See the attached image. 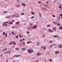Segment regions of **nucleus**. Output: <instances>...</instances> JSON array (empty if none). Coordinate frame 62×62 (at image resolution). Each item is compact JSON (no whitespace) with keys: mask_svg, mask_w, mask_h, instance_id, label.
Returning a JSON list of instances; mask_svg holds the SVG:
<instances>
[{"mask_svg":"<svg viewBox=\"0 0 62 62\" xmlns=\"http://www.w3.org/2000/svg\"><path fill=\"white\" fill-rule=\"evenodd\" d=\"M9 23V22H4L3 23V26H7V23Z\"/></svg>","mask_w":62,"mask_h":62,"instance_id":"1","label":"nucleus"},{"mask_svg":"<svg viewBox=\"0 0 62 62\" xmlns=\"http://www.w3.org/2000/svg\"><path fill=\"white\" fill-rule=\"evenodd\" d=\"M12 44H16V43L14 42H11L9 44V45H11Z\"/></svg>","mask_w":62,"mask_h":62,"instance_id":"2","label":"nucleus"},{"mask_svg":"<svg viewBox=\"0 0 62 62\" xmlns=\"http://www.w3.org/2000/svg\"><path fill=\"white\" fill-rule=\"evenodd\" d=\"M53 23L54 24H57V23H58V22H55L54 21L53 22Z\"/></svg>","mask_w":62,"mask_h":62,"instance_id":"3","label":"nucleus"},{"mask_svg":"<svg viewBox=\"0 0 62 62\" xmlns=\"http://www.w3.org/2000/svg\"><path fill=\"white\" fill-rule=\"evenodd\" d=\"M42 54H41L40 53H38L37 54V55L38 56H39V55H41Z\"/></svg>","mask_w":62,"mask_h":62,"instance_id":"4","label":"nucleus"},{"mask_svg":"<svg viewBox=\"0 0 62 62\" xmlns=\"http://www.w3.org/2000/svg\"><path fill=\"white\" fill-rule=\"evenodd\" d=\"M28 51L29 53H32L33 52V51L32 50L31 51H30V50L29 49L28 50Z\"/></svg>","mask_w":62,"mask_h":62,"instance_id":"5","label":"nucleus"},{"mask_svg":"<svg viewBox=\"0 0 62 62\" xmlns=\"http://www.w3.org/2000/svg\"><path fill=\"white\" fill-rule=\"evenodd\" d=\"M22 51H25V50H26L25 48H22Z\"/></svg>","mask_w":62,"mask_h":62,"instance_id":"6","label":"nucleus"},{"mask_svg":"<svg viewBox=\"0 0 62 62\" xmlns=\"http://www.w3.org/2000/svg\"><path fill=\"white\" fill-rule=\"evenodd\" d=\"M37 27V26H35L33 27V28H36Z\"/></svg>","mask_w":62,"mask_h":62,"instance_id":"7","label":"nucleus"},{"mask_svg":"<svg viewBox=\"0 0 62 62\" xmlns=\"http://www.w3.org/2000/svg\"><path fill=\"white\" fill-rule=\"evenodd\" d=\"M22 5L23 6H24V7H25V5L23 3H22Z\"/></svg>","mask_w":62,"mask_h":62,"instance_id":"8","label":"nucleus"},{"mask_svg":"<svg viewBox=\"0 0 62 62\" xmlns=\"http://www.w3.org/2000/svg\"><path fill=\"white\" fill-rule=\"evenodd\" d=\"M4 54H8V52L6 51L4 52Z\"/></svg>","mask_w":62,"mask_h":62,"instance_id":"9","label":"nucleus"},{"mask_svg":"<svg viewBox=\"0 0 62 62\" xmlns=\"http://www.w3.org/2000/svg\"><path fill=\"white\" fill-rule=\"evenodd\" d=\"M59 53V52H58L57 51H56L55 52V54H58Z\"/></svg>","mask_w":62,"mask_h":62,"instance_id":"10","label":"nucleus"},{"mask_svg":"<svg viewBox=\"0 0 62 62\" xmlns=\"http://www.w3.org/2000/svg\"><path fill=\"white\" fill-rule=\"evenodd\" d=\"M54 37H58V36L56 35H54Z\"/></svg>","mask_w":62,"mask_h":62,"instance_id":"11","label":"nucleus"},{"mask_svg":"<svg viewBox=\"0 0 62 62\" xmlns=\"http://www.w3.org/2000/svg\"><path fill=\"white\" fill-rule=\"evenodd\" d=\"M62 46L61 45H60V48H62Z\"/></svg>","mask_w":62,"mask_h":62,"instance_id":"12","label":"nucleus"},{"mask_svg":"<svg viewBox=\"0 0 62 62\" xmlns=\"http://www.w3.org/2000/svg\"><path fill=\"white\" fill-rule=\"evenodd\" d=\"M8 54H10V53H11V52L10 51H8Z\"/></svg>","mask_w":62,"mask_h":62,"instance_id":"13","label":"nucleus"},{"mask_svg":"<svg viewBox=\"0 0 62 62\" xmlns=\"http://www.w3.org/2000/svg\"><path fill=\"white\" fill-rule=\"evenodd\" d=\"M53 46V45H51L50 46V48H51V47H52Z\"/></svg>","mask_w":62,"mask_h":62,"instance_id":"14","label":"nucleus"},{"mask_svg":"<svg viewBox=\"0 0 62 62\" xmlns=\"http://www.w3.org/2000/svg\"><path fill=\"white\" fill-rule=\"evenodd\" d=\"M60 29H61V30L62 29V26L60 27Z\"/></svg>","mask_w":62,"mask_h":62,"instance_id":"15","label":"nucleus"},{"mask_svg":"<svg viewBox=\"0 0 62 62\" xmlns=\"http://www.w3.org/2000/svg\"><path fill=\"white\" fill-rule=\"evenodd\" d=\"M10 16L6 17V18H10Z\"/></svg>","mask_w":62,"mask_h":62,"instance_id":"16","label":"nucleus"},{"mask_svg":"<svg viewBox=\"0 0 62 62\" xmlns=\"http://www.w3.org/2000/svg\"><path fill=\"white\" fill-rule=\"evenodd\" d=\"M19 38H22V37L21 36V35L20 34H19Z\"/></svg>","mask_w":62,"mask_h":62,"instance_id":"17","label":"nucleus"},{"mask_svg":"<svg viewBox=\"0 0 62 62\" xmlns=\"http://www.w3.org/2000/svg\"><path fill=\"white\" fill-rule=\"evenodd\" d=\"M57 26H60V24H57Z\"/></svg>","mask_w":62,"mask_h":62,"instance_id":"18","label":"nucleus"},{"mask_svg":"<svg viewBox=\"0 0 62 62\" xmlns=\"http://www.w3.org/2000/svg\"><path fill=\"white\" fill-rule=\"evenodd\" d=\"M7 12H8L7 11H4V12L3 13H7Z\"/></svg>","mask_w":62,"mask_h":62,"instance_id":"19","label":"nucleus"},{"mask_svg":"<svg viewBox=\"0 0 62 62\" xmlns=\"http://www.w3.org/2000/svg\"><path fill=\"white\" fill-rule=\"evenodd\" d=\"M53 30H54L55 31H56V29L54 28H53Z\"/></svg>","mask_w":62,"mask_h":62,"instance_id":"20","label":"nucleus"},{"mask_svg":"<svg viewBox=\"0 0 62 62\" xmlns=\"http://www.w3.org/2000/svg\"><path fill=\"white\" fill-rule=\"evenodd\" d=\"M24 14V13H22L21 14V15H23Z\"/></svg>","mask_w":62,"mask_h":62,"instance_id":"21","label":"nucleus"},{"mask_svg":"<svg viewBox=\"0 0 62 62\" xmlns=\"http://www.w3.org/2000/svg\"><path fill=\"white\" fill-rule=\"evenodd\" d=\"M48 31H49L50 32H53L52 31H51L50 30H48Z\"/></svg>","mask_w":62,"mask_h":62,"instance_id":"22","label":"nucleus"},{"mask_svg":"<svg viewBox=\"0 0 62 62\" xmlns=\"http://www.w3.org/2000/svg\"><path fill=\"white\" fill-rule=\"evenodd\" d=\"M60 15L61 16V18H62V14H60Z\"/></svg>","mask_w":62,"mask_h":62,"instance_id":"23","label":"nucleus"},{"mask_svg":"<svg viewBox=\"0 0 62 62\" xmlns=\"http://www.w3.org/2000/svg\"><path fill=\"white\" fill-rule=\"evenodd\" d=\"M5 37H7V34H5Z\"/></svg>","mask_w":62,"mask_h":62,"instance_id":"24","label":"nucleus"},{"mask_svg":"<svg viewBox=\"0 0 62 62\" xmlns=\"http://www.w3.org/2000/svg\"><path fill=\"white\" fill-rule=\"evenodd\" d=\"M53 42V41H50L49 42H50V43H52V42Z\"/></svg>","mask_w":62,"mask_h":62,"instance_id":"25","label":"nucleus"},{"mask_svg":"<svg viewBox=\"0 0 62 62\" xmlns=\"http://www.w3.org/2000/svg\"><path fill=\"white\" fill-rule=\"evenodd\" d=\"M5 32H4L3 33V35H5Z\"/></svg>","mask_w":62,"mask_h":62,"instance_id":"26","label":"nucleus"},{"mask_svg":"<svg viewBox=\"0 0 62 62\" xmlns=\"http://www.w3.org/2000/svg\"><path fill=\"white\" fill-rule=\"evenodd\" d=\"M7 49V48H5V49L3 50V51H5Z\"/></svg>","mask_w":62,"mask_h":62,"instance_id":"27","label":"nucleus"},{"mask_svg":"<svg viewBox=\"0 0 62 62\" xmlns=\"http://www.w3.org/2000/svg\"><path fill=\"white\" fill-rule=\"evenodd\" d=\"M52 16H53V17H55V16H54V15H52Z\"/></svg>","mask_w":62,"mask_h":62,"instance_id":"28","label":"nucleus"},{"mask_svg":"<svg viewBox=\"0 0 62 62\" xmlns=\"http://www.w3.org/2000/svg\"><path fill=\"white\" fill-rule=\"evenodd\" d=\"M16 24H19V22H17L16 23Z\"/></svg>","mask_w":62,"mask_h":62,"instance_id":"29","label":"nucleus"},{"mask_svg":"<svg viewBox=\"0 0 62 62\" xmlns=\"http://www.w3.org/2000/svg\"><path fill=\"white\" fill-rule=\"evenodd\" d=\"M62 8V7L61 6H60V7H59V8Z\"/></svg>","mask_w":62,"mask_h":62,"instance_id":"30","label":"nucleus"},{"mask_svg":"<svg viewBox=\"0 0 62 62\" xmlns=\"http://www.w3.org/2000/svg\"><path fill=\"white\" fill-rule=\"evenodd\" d=\"M23 45H25V43L24 42H23Z\"/></svg>","mask_w":62,"mask_h":62,"instance_id":"31","label":"nucleus"},{"mask_svg":"<svg viewBox=\"0 0 62 62\" xmlns=\"http://www.w3.org/2000/svg\"><path fill=\"white\" fill-rule=\"evenodd\" d=\"M15 16V15H13L12 16V17H14V16Z\"/></svg>","mask_w":62,"mask_h":62,"instance_id":"32","label":"nucleus"},{"mask_svg":"<svg viewBox=\"0 0 62 62\" xmlns=\"http://www.w3.org/2000/svg\"><path fill=\"white\" fill-rule=\"evenodd\" d=\"M16 57H19L20 56V55H16Z\"/></svg>","mask_w":62,"mask_h":62,"instance_id":"33","label":"nucleus"},{"mask_svg":"<svg viewBox=\"0 0 62 62\" xmlns=\"http://www.w3.org/2000/svg\"><path fill=\"white\" fill-rule=\"evenodd\" d=\"M9 23L10 24H12V22H10Z\"/></svg>","mask_w":62,"mask_h":62,"instance_id":"34","label":"nucleus"},{"mask_svg":"<svg viewBox=\"0 0 62 62\" xmlns=\"http://www.w3.org/2000/svg\"><path fill=\"white\" fill-rule=\"evenodd\" d=\"M49 61L50 62H52V60L51 59H50L49 60Z\"/></svg>","mask_w":62,"mask_h":62,"instance_id":"35","label":"nucleus"},{"mask_svg":"<svg viewBox=\"0 0 62 62\" xmlns=\"http://www.w3.org/2000/svg\"><path fill=\"white\" fill-rule=\"evenodd\" d=\"M31 13L32 14V15H34V14L33 13V12H31Z\"/></svg>","mask_w":62,"mask_h":62,"instance_id":"36","label":"nucleus"},{"mask_svg":"<svg viewBox=\"0 0 62 62\" xmlns=\"http://www.w3.org/2000/svg\"><path fill=\"white\" fill-rule=\"evenodd\" d=\"M43 8V9H45V10H47L45 8Z\"/></svg>","mask_w":62,"mask_h":62,"instance_id":"37","label":"nucleus"},{"mask_svg":"<svg viewBox=\"0 0 62 62\" xmlns=\"http://www.w3.org/2000/svg\"><path fill=\"white\" fill-rule=\"evenodd\" d=\"M18 37H19V36H17L16 37V39H17V38H18Z\"/></svg>","mask_w":62,"mask_h":62,"instance_id":"38","label":"nucleus"},{"mask_svg":"<svg viewBox=\"0 0 62 62\" xmlns=\"http://www.w3.org/2000/svg\"><path fill=\"white\" fill-rule=\"evenodd\" d=\"M30 43H31V42H27V43H30Z\"/></svg>","mask_w":62,"mask_h":62,"instance_id":"39","label":"nucleus"},{"mask_svg":"<svg viewBox=\"0 0 62 62\" xmlns=\"http://www.w3.org/2000/svg\"><path fill=\"white\" fill-rule=\"evenodd\" d=\"M27 34H29V32L27 31Z\"/></svg>","mask_w":62,"mask_h":62,"instance_id":"40","label":"nucleus"},{"mask_svg":"<svg viewBox=\"0 0 62 62\" xmlns=\"http://www.w3.org/2000/svg\"><path fill=\"white\" fill-rule=\"evenodd\" d=\"M47 27H50V25H47Z\"/></svg>","mask_w":62,"mask_h":62,"instance_id":"41","label":"nucleus"},{"mask_svg":"<svg viewBox=\"0 0 62 62\" xmlns=\"http://www.w3.org/2000/svg\"><path fill=\"white\" fill-rule=\"evenodd\" d=\"M15 50H19L18 49V48H16L15 49Z\"/></svg>","mask_w":62,"mask_h":62,"instance_id":"42","label":"nucleus"},{"mask_svg":"<svg viewBox=\"0 0 62 62\" xmlns=\"http://www.w3.org/2000/svg\"><path fill=\"white\" fill-rule=\"evenodd\" d=\"M19 17V16H16V17Z\"/></svg>","mask_w":62,"mask_h":62,"instance_id":"43","label":"nucleus"},{"mask_svg":"<svg viewBox=\"0 0 62 62\" xmlns=\"http://www.w3.org/2000/svg\"><path fill=\"white\" fill-rule=\"evenodd\" d=\"M34 16H32V17H31V19H32V18H34Z\"/></svg>","mask_w":62,"mask_h":62,"instance_id":"44","label":"nucleus"},{"mask_svg":"<svg viewBox=\"0 0 62 62\" xmlns=\"http://www.w3.org/2000/svg\"><path fill=\"white\" fill-rule=\"evenodd\" d=\"M16 7H17V8H19V6H16Z\"/></svg>","mask_w":62,"mask_h":62,"instance_id":"45","label":"nucleus"},{"mask_svg":"<svg viewBox=\"0 0 62 62\" xmlns=\"http://www.w3.org/2000/svg\"><path fill=\"white\" fill-rule=\"evenodd\" d=\"M38 2L40 4L41 3V2H40L39 1H38Z\"/></svg>","mask_w":62,"mask_h":62,"instance_id":"46","label":"nucleus"},{"mask_svg":"<svg viewBox=\"0 0 62 62\" xmlns=\"http://www.w3.org/2000/svg\"><path fill=\"white\" fill-rule=\"evenodd\" d=\"M43 49H46V47H44Z\"/></svg>","mask_w":62,"mask_h":62,"instance_id":"47","label":"nucleus"},{"mask_svg":"<svg viewBox=\"0 0 62 62\" xmlns=\"http://www.w3.org/2000/svg\"><path fill=\"white\" fill-rule=\"evenodd\" d=\"M15 28V27H12V28H13V29Z\"/></svg>","mask_w":62,"mask_h":62,"instance_id":"48","label":"nucleus"},{"mask_svg":"<svg viewBox=\"0 0 62 62\" xmlns=\"http://www.w3.org/2000/svg\"><path fill=\"white\" fill-rule=\"evenodd\" d=\"M39 44H37V45H39Z\"/></svg>","mask_w":62,"mask_h":62,"instance_id":"49","label":"nucleus"},{"mask_svg":"<svg viewBox=\"0 0 62 62\" xmlns=\"http://www.w3.org/2000/svg\"><path fill=\"white\" fill-rule=\"evenodd\" d=\"M39 15H40V16H41V14H40V13H39Z\"/></svg>","mask_w":62,"mask_h":62,"instance_id":"50","label":"nucleus"},{"mask_svg":"<svg viewBox=\"0 0 62 62\" xmlns=\"http://www.w3.org/2000/svg\"><path fill=\"white\" fill-rule=\"evenodd\" d=\"M12 34H13V32H12Z\"/></svg>","mask_w":62,"mask_h":62,"instance_id":"51","label":"nucleus"},{"mask_svg":"<svg viewBox=\"0 0 62 62\" xmlns=\"http://www.w3.org/2000/svg\"><path fill=\"white\" fill-rule=\"evenodd\" d=\"M2 55H3L2 54H1V56H2Z\"/></svg>","mask_w":62,"mask_h":62,"instance_id":"52","label":"nucleus"},{"mask_svg":"<svg viewBox=\"0 0 62 62\" xmlns=\"http://www.w3.org/2000/svg\"><path fill=\"white\" fill-rule=\"evenodd\" d=\"M8 60H7L6 61V62H8Z\"/></svg>","mask_w":62,"mask_h":62,"instance_id":"53","label":"nucleus"},{"mask_svg":"<svg viewBox=\"0 0 62 62\" xmlns=\"http://www.w3.org/2000/svg\"><path fill=\"white\" fill-rule=\"evenodd\" d=\"M33 24H30V25H32Z\"/></svg>","mask_w":62,"mask_h":62,"instance_id":"54","label":"nucleus"},{"mask_svg":"<svg viewBox=\"0 0 62 62\" xmlns=\"http://www.w3.org/2000/svg\"><path fill=\"white\" fill-rule=\"evenodd\" d=\"M15 34H16L15 33H14V35H15Z\"/></svg>","mask_w":62,"mask_h":62,"instance_id":"55","label":"nucleus"},{"mask_svg":"<svg viewBox=\"0 0 62 62\" xmlns=\"http://www.w3.org/2000/svg\"><path fill=\"white\" fill-rule=\"evenodd\" d=\"M20 40L21 41H22L23 40V39L22 40Z\"/></svg>","mask_w":62,"mask_h":62,"instance_id":"56","label":"nucleus"},{"mask_svg":"<svg viewBox=\"0 0 62 62\" xmlns=\"http://www.w3.org/2000/svg\"><path fill=\"white\" fill-rule=\"evenodd\" d=\"M24 39H22V40H24Z\"/></svg>","mask_w":62,"mask_h":62,"instance_id":"57","label":"nucleus"},{"mask_svg":"<svg viewBox=\"0 0 62 62\" xmlns=\"http://www.w3.org/2000/svg\"><path fill=\"white\" fill-rule=\"evenodd\" d=\"M14 21L13 20L12 21V22H14Z\"/></svg>","mask_w":62,"mask_h":62,"instance_id":"58","label":"nucleus"},{"mask_svg":"<svg viewBox=\"0 0 62 62\" xmlns=\"http://www.w3.org/2000/svg\"><path fill=\"white\" fill-rule=\"evenodd\" d=\"M59 18H60V16H59Z\"/></svg>","mask_w":62,"mask_h":62,"instance_id":"59","label":"nucleus"},{"mask_svg":"<svg viewBox=\"0 0 62 62\" xmlns=\"http://www.w3.org/2000/svg\"><path fill=\"white\" fill-rule=\"evenodd\" d=\"M45 37V36H44V35L43 37Z\"/></svg>","mask_w":62,"mask_h":62,"instance_id":"60","label":"nucleus"},{"mask_svg":"<svg viewBox=\"0 0 62 62\" xmlns=\"http://www.w3.org/2000/svg\"><path fill=\"white\" fill-rule=\"evenodd\" d=\"M5 1H7L8 0H4Z\"/></svg>","mask_w":62,"mask_h":62,"instance_id":"61","label":"nucleus"},{"mask_svg":"<svg viewBox=\"0 0 62 62\" xmlns=\"http://www.w3.org/2000/svg\"><path fill=\"white\" fill-rule=\"evenodd\" d=\"M54 46H55V44H54Z\"/></svg>","mask_w":62,"mask_h":62,"instance_id":"62","label":"nucleus"},{"mask_svg":"<svg viewBox=\"0 0 62 62\" xmlns=\"http://www.w3.org/2000/svg\"><path fill=\"white\" fill-rule=\"evenodd\" d=\"M15 57V55L14 56V57Z\"/></svg>","mask_w":62,"mask_h":62,"instance_id":"63","label":"nucleus"},{"mask_svg":"<svg viewBox=\"0 0 62 62\" xmlns=\"http://www.w3.org/2000/svg\"><path fill=\"white\" fill-rule=\"evenodd\" d=\"M47 3H48V2H47Z\"/></svg>","mask_w":62,"mask_h":62,"instance_id":"64","label":"nucleus"}]
</instances>
